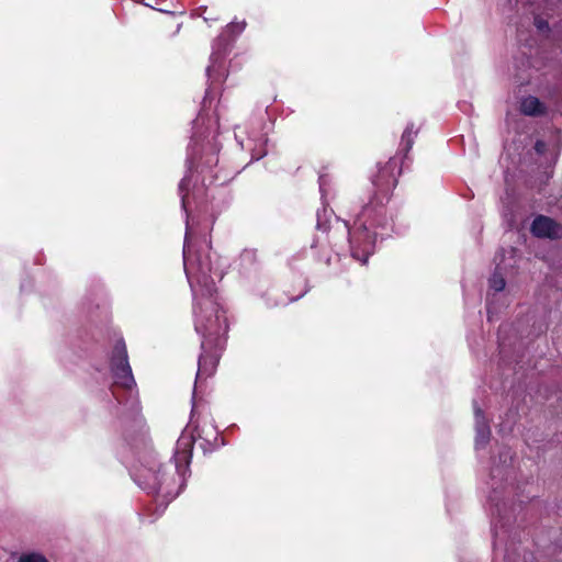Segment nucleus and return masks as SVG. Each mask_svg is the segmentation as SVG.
<instances>
[{
    "instance_id": "1",
    "label": "nucleus",
    "mask_w": 562,
    "mask_h": 562,
    "mask_svg": "<svg viewBox=\"0 0 562 562\" xmlns=\"http://www.w3.org/2000/svg\"><path fill=\"white\" fill-rule=\"evenodd\" d=\"M133 475L136 484L148 493L172 497L178 494L171 488L173 475L167 473L165 467L158 464L155 459H150L147 464L142 463Z\"/></svg>"
},
{
    "instance_id": "2",
    "label": "nucleus",
    "mask_w": 562,
    "mask_h": 562,
    "mask_svg": "<svg viewBox=\"0 0 562 562\" xmlns=\"http://www.w3.org/2000/svg\"><path fill=\"white\" fill-rule=\"evenodd\" d=\"M211 305V314L210 316H202L198 314L195 321V330L203 336L202 349H205V345L211 344L213 339L220 342V336L227 331L228 325L224 313L221 312L212 302H209Z\"/></svg>"
},
{
    "instance_id": "3",
    "label": "nucleus",
    "mask_w": 562,
    "mask_h": 562,
    "mask_svg": "<svg viewBox=\"0 0 562 562\" xmlns=\"http://www.w3.org/2000/svg\"><path fill=\"white\" fill-rule=\"evenodd\" d=\"M397 168V162L394 159H390L383 167L379 169L376 176L372 178V184L375 188V192L371 201L363 207L362 216H370L374 205H382L383 198L386 196L389 191L396 187L397 178L394 175V170Z\"/></svg>"
},
{
    "instance_id": "4",
    "label": "nucleus",
    "mask_w": 562,
    "mask_h": 562,
    "mask_svg": "<svg viewBox=\"0 0 562 562\" xmlns=\"http://www.w3.org/2000/svg\"><path fill=\"white\" fill-rule=\"evenodd\" d=\"M111 371L115 385L126 390H131L135 385V380L128 363L126 346L123 340L116 341L113 347Z\"/></svg>"
},
{
    "instance_id": "5",
    "label": "nucleus",
    "mask_w": 562,
    "mask_h": 562,
    "mask_svg": "<svg viewBox=\"0 0 562 562\" xmlns=\"http://www.w3.org/2000/svg\"><path fill=\"white\" fill-rule=\"evenodd\" d=\"M187 251L188 250H187V241H186L184 248H183L184 267H187V261H188V252ZM186 272L190 280L191 286H193L192 278H194L196 284H199L201 286V291H202L203 295H206L210 297L213 295V293L215 292V282L212 277L213 268L207 258L202 259L199 257L196 259V273L194 274V277H191V272H190L189 268H186Z\"/></svg>"
},
{
    "instance_id": "6",
    "label": "nucleus",
    "mask_w": 562,
    "mask_h": 562,
    "mask_svg": "<svg viewBox=\"0 0 562 562\" xmlns=\"http://www.w3.org/2000/svg\"><path fill=\"white\" fill-rule=\"evenodd\" d=\"M531 233L539 238L558 239L562 237V226L548 216L538 215L532 221Z\"/></svg>"
},
{
    "instance_id": "7",
    "label": "nucleus",
    "mask_w": 562,
    "mask_h": 562,
    "mask_svg": "<svg viewBox=\"0 0 562 562\" xmlns=\"http://www.w3.org/2000/svg\"><path fill=\"white\" fill-rule=\"evenodd\" d=\"M193 439L189 435H182L176 446L175 469L179 475H183L192 457Z\"/></svg>"
},
{
    "instance_id": "8",
    "label": "nucleus",
    "mask_w": 562,
    "mask_h": 562,
    "mask_svg": "<svg viewBox=\"0 0 562 562\" xmlns=\"http://www.w3.org/2000/svg\"><path fill=\"white\" fill-rule=\"evenodd\" d=\"M474 415H475V446L476 448L484 447L491 437V429L488 423L483 414V411L474 402Z\"/></svg>"
},
{
    "instance_id": "9",
    "label": "nucleus",
    "mask_w": 562,
    "mask_h": 562,
    "mask_svg": "<svg viewBox=\"0 0 562 562\" xmlns=\"http://www.w3.org/2000/svg\"><path fill=\"white\" fill-rule=\"evenodd\" d=\"M520 111L528 116H541L547 113V106L537 97L528 95L521 100Z\"/></svg>"
},
{
    "instance_id": "10",
    "label": "nucleus",
    "mask_w": 562,
    "mask_h": 562,
    "mask_svg": "<svg viewBox=\"0 0 562 562\" xmlns=\"http://www.w3.org/2000/svg\"><path fill=\"white\" fill-rule=\"evenodd\" d=\"M360 228L362 229L361 232L351 233L349 231V243H350V247H351V250H352V256L355 258H358V256L356 255V252L353 250L356 245L360 246L363 243L364 244L363 251L366 254H369V248H370V246L372 244L371 237L368 234V228L366 226V223H361L359 229Z\"/></svg>"
},
{
    "instance_id": "11",
    "label": "nucleus",
    "mask_w": 562,
    "mask_h": 562,
    "mask_svg": "<svg viewBox=\"0 0 562 562\" xmlns=\"http://www.w3.org/2000/svg\"><path fill=\"white\" fill-rule=\"evenodd\" d=\"M533 24L540 33L547 34V36L551 37L553 41H562V20L558 25L551 29L547 20L537 15L535 16Z\"/></svg>"
},
{
    "instance_id": "12",
    "label": "nucleus",
    "mask_w": 562,
    "mask_h": 562,
    "mask_svg": "<svg viewBox=\"0 0 562 562\" xmlns=\"http://www.w3.org/2000/svg\"><path fill=\"white\" fill-rule=\"evenodd\" d=\"M217 362L218 356L207 355L204 350L199 357V370L196 378H200L202 374L211 375L214 372Z\"/></svg>"
},
{
    "instance_id": "13",
    "label": "nucleus",
    "mask_w": 562,
    "mask_h": 562,
    "mask_svg": "<svg viewBox=\"0 0 562 562\" xmlns=\"http://www.w3.org/2000/svg\"><path fill=\"white\" fill-rule=\"evenodd\" d=\"M417 135V131H414V124L413 123H409L403 135H402V142H401V145L403 147V150H405V153L407 154L411 148L413 147V144H414V137Z\"/></svg>"
},
{
    "instance_id": "14",
    "label": "nucleus",
    "mask_w": 562,
    "mask_h": 562,
    "mask_svg": "<svg viewBox=\"0 0 562 562\" xmlns=\"http://www.w3.org/2000/svg\"><path fill=\"white\" fill-rule=\"evenodd\" d=\"M190 176L186 175L179 183L182 207L187 211V192L189 190Z\"/></svg>"
},
{
    "instance_id": "15",
    "label": "nucleus",
    "mask_w": 562,
    "mask_h": 562,
    "mask_svg": "<svg viewBox=\"0 0 562 562\" xmlns=\"http://www.w3.org/2000/svg\"><path fill=\"white\" fill-rule=\"evenodd\" d=\"M505 285H506V282H505L504 277L501 273H498L497 271L494 272V274L490 279V286L494 291L499 292V291L504 290Z\"/></svg>"
},
{
    "instance_id": "16",
    "label": "nucleus",
    "mask_w": 562,
    "mask_h": 562,
    "mask_svg": "<svg viewBox=\"0 0 562 562\" xmlns=\"http://www.w3.org/2000/svg\"><path fill=\"white\" fill-rule=\"evenodd\" d=\"M18 562H48L47 559L37 552H29L20 555Z\"/></svg>"
},
{
    "instance_id": "17",
    "label": "nucleus",
    "mask_w": 562,
    "mask_h": 562,
    "mask_svg": "<svg viewBox=\"0 0 562 562\" xmlns=\"http://www.w3.org/2000/svg\"><path fill=\"white\" fill-rule=\"evenodd\" d=\"M256 257H257L256 250H252V249H245L240 255L241 260L249 262V263L255 262Z\"/></svg>"
},
{
    "instance_id": "18",
    "label": "nucleus",
    "mask_w": 562,
    "mask_h": 562,
    "mask_svg": "<svg viewBox=\"0 0 562 562\" xmlns=\"http://www.w3.org/2000/svg\"><path fill=\"white\" fill-rule=\"evenodd\" d=\"M547 149V145L543 140H537L536 144H535V150L538 153V154H543Z\"/></svg>"
},
{
    "instance_id": "19",
    "label": "nucleus",
    "mask_w": 562,
    "mask_h": 562,
    "mask_svg": "<svg viewBox=\"0 0 562 562\" xmlns=\"http://www.w3.org/2000/svg\"><path fill=\"white\" fill-rule=\"evenodd\" d=\"M323 227L322 223H321V215L319 213H317V228L321 229Z\"/></svg>"
}]
</instances>
